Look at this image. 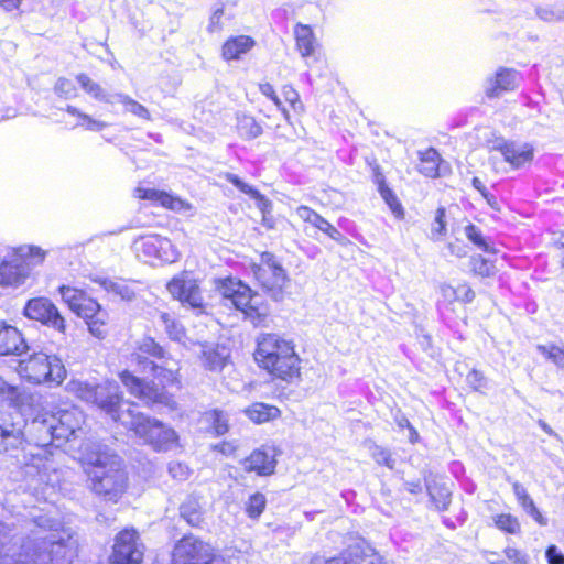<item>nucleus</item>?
<instances>
[{
    "mask_svg": "<svg viewBox=\"0 0 564 564\" xmlns=\"http://www.w3.org/2000/svg\"><path fill=\"white\" fill-rule=\"evenodd\" d=\"M250 270L259 290L231 275L217 279L215 286L221 300L239 312L245 321L256 328H264L271 319L270 302L285 297L290 279L270 251L261 252L259 262L251 263Z\"/></svg>",
    "mask_w": 564,
    "mask_h": 564,
    "instance_id": "f257e3e1",
    "label": "nucleus"
},
{
    "mask_svg": "<svg viewBox=\"0 0 564 564\" xmlns=\"http://www.w3.org/2000/svg\"><path fill=\"white\" fill-rule=\"evenodd\" d=\"M252 358L272 380L291 384L302 379V358L296 344L282 334L260 333L254 340Z\"/></svg>",
    "mask_w": 564,
    "mask_h": 564,
    "instance_id": "f03ea898",
    "label": "nucleus"
},
{
    "mask_svg": "<svg viewBox=\"0 0 564 564\" xmlns=\"http://www.w3.org/2000/svg\"><path fill=\"white\" fill-rule=\"evenodd\" d=\"M82 467L90 490L106 501L118 502L129 487L122 458L113 452L95 451L83 460Z\"/></svg>",
    "mask_w": 564,
    "mask_h": 564,
    "instance_id": "7ed1b4c3",
    "label": "nucleus"
},
{
    "mask_svg": "<svg viewBox=\"0 0 564 564\" xmlns=\"http://www.w3.org/2000/svg\"><path fill=\"white\" fill-rule=\"evenodd\" d=\"M150 370L151 380L138 377L128 369L120 371L118 378L127 391L145 405L171 404L174 398L173 391L182 387L180 368H169L151 361Z\"/></svg>",
    "mask_w": 564,
    "mask_h": 564,
    "instance_id": "20e7f679",
    "label": "nucleus"
},
{
    "mask_svg": "<svg viewBox=\"0 0 564 564\" xmlns=\"http://www.w3.org/2000/svg\"><path fill=\"white\" fill-rule=\"evenodd\" d=\"M14 370L21 382L31 387L57 388L67 377L62 359L42 351L17 360Z\"/></svg>",
    "mask_w": 564,
    "mask_h": 564,
    "instance_id": "39448f33",
    "label": "nucleus"
},
{
    "mask_svg": "<svg viewBox=\"0 0 564 564\" xmlns=\"http://www.w3.org/2000/svg\"><path fill=\"white\" fill-rule=\"evenodd\" d=\"M57 292L68 310L84 319L91 335L104 338L108 334L109 314L87 290L62 284Z\"/></svg>",
    "mask_w": 564,
    "mask_h": 564,
    "instance_id": "423d86ee",
    "label": "nucleus"
},
{
    "mask_svg": "<svg viewBox=\"0 0 564 564\" xmlns=\"http://www.w3.org/2000/svg\"><path fill=\"white\" fill-rule=\"evenodd\" d=\"M464 234L471 245L482 251V253H474L469 257V274L481 281L496 279L500 273L501 261L506 259V256L500 253L495 242L485 236L477 225L467 224L464 227Z\"/></svg>",
    "mask_w": 564,
    "mask_h": 564,
    "instance_id": "0eeeda50",
    "label": "nucleus"
},
{
    "mask_svg": "<svg viewBox=\"0 0 564 564\" xmlns=\"http://www.w3.org/2000/svg\"><path fill=\"white\" fill-rule=\"evenodd\" d=\"M46 251L39 246L22 245L11 248L0 258V288H18L30 276L31 267L42 264Z\"/></svg>",
    "mask_w": 564,
    "mask_h": 564,
    "instance_id": "6e6552de",
    "label": "nucleus"
},
{
    "mask_svg": "<svg viewBox=\"0 0 564 564\" xmlns=\"http://www.w3.org/2000/svg\"><path fill=\"white\" fill-rule=\"evenodd\" d=\"M129 431L154 452H169L180 446V436L169 424L143 412L130 414Z\"/></svg>",
    "mask_w": 564,
    "mask_h": 564,
    "instance_id": "1a4fd4ad",
    "label": "nucleus"
},
{
    "mask_svg": "<svg viewBox=\"0 0 564 564\" xmlns=\"http://www.w3.org/2000/svg\"><path fill=\"white\" fill-rule=\"evenodd\" d=\"M170 564H228L207 541L194 534H184L172 549Z\"/></svg>",
    "mask_w": 564,
    "mask_h": 564,
    "instance_id": "9d476101",
    "label": "nucleus"
},
{
    "mask_svg": "<svg viewBox=\"0 0 564 564\" xmlns=\"http://www.w3.org/2000/svg\"><path fill=\"white\" fill-rule=\"evenodd\" d=\"M145 546L140 533L133 527H126L119 530L108 556V564H142L144 561Z\"/></svg>",
    "mask_w": 564,
    "mask_h": 564,
    "instance_id": "9b49d317",
    "label": "nucleus"
},
{
    "mask_svg": "<svg viewBox=\"0 0 564 564\" xmlns=\"http://www.w3.org/2000/svg\"><path fill=\"white\" fill-rule=\"evenodd\" d=\"M166 290L182 305L191 307L197 314L206 313L207 303L203 296L200 282L198 279L193 278L189 272L183 271L174 275L166 283Z\"/></svg>",
    "mask_w": 564,
    "mask_h": 564,
    "instance_id": "f8f14e48",
    "label": "nucleus"
},
{
    "mask_svg": "<svg viewBox=\"0 0 564 564\" xmlns=\"http://www.w3.org/2000/svg\"><path fill=\"white\" fill-rule=\"evenodd\" d=\"M129 404L133 403L126 400L119 386L116 382L108 380L102 382V387L99 389L94 406L111 419L115 423L124 424V408ZM127 412L129 415L133 414L130 410H127Z\"/></svg>",
    "mask_w": 564,
    "mask_h": 564,
    "instance_id": "ddd939ff",
    "label": "nucleus"
},
{
    "mask_svg": "<svg viewBox=\"0 0 564 564\" xmlns=\"http://www.w3.org/2000/svg\"><path fill=\"white\" fill-rule=\"evenodd\" d=\"M26 318L39 322L62 334L66 332V319L59 308L46 297H33L29 300L23 308Z\"/></svg>",
    "mask_w": 564,
    "mask_h": 564,
    "instance_id": "4468645a",
    "label": "nucleus"
},
{
    "mask_svg": "<svg viewBox=\"0 0 564 564\" xmlns=\"http://www.w3.org/2000/svg\"><path fill=\"white\" fill-rule=\"evenodd\" d=\"M259 91L270 99L283 113L285 120L290 121V111L284 106L286 104L294 115L301 116L305 111V107L301 100L300 94L295 90L292 85H284L281 88V99L273 85L270 83H260L258 85Z\"/></svg>",
    "mask_w": 564,
    "mask_h": 564,
    "instance_id": "2eb2a0df",
    "label": "nucleus"
},
{
    "mask_svg": "<svg viewBox=\"0 0 564 564\" xmlns=\"http://www.w3.org/2000/svg\"><path fill=\"white\" fill-rule=\"evenodd\" d=\"M496 150L502 155L503 161L514 170L530 165L535 155L533 144L517 143L512 140H502L497 144Z\"/></svg>",
    "mask_w": 564,
    "mask_h": 564,
    "instance_id": "dca6fc26",
    "label": "nucleus"
},
{
    "mask_svg": "<svg viewBox=\"0 0 564 564\" xmlns=\"http://www.w3.org/2000/svg\"><path fill=\"white\" fill-rule=\"evenodd\" d=\"M133 197L138 200L151 202L153 205L173 212L189 210L192 208V205L187 200L156 188L137 186L133 189Z\"/></svg>",
    "mask_w": 564,
    "mask_h": 564,
    "instance_id": "f3484780",
    "label": "nucleus"
},
{
    "mask_svg": "<svg viewBox=\"0 0 564 564\" xmlns=\"http://www.w3.org/2000/svg\"><path fill=\"white\" fill-rule=\"evenodd\" d=\"M416 171L423 177L435 180L449 174L451 166L435 148L429 147L417 152Z\"/></svg>",
    "mask_w": 564,
    "mask_h": 564,
    "instance_id": "a211bd4d",
    "label": "nucleus"
},
{
    "mask_svg": "<svg viewBox=\"0 0 564 564\" xmlns=\"http://www.w3.org/2000/svg\"><path fill=\"white\" fill-rule=\"evenodd\" d=\"M372 554L373 549L370 545L365 542H357L328 558L314 555L310 564H365L366 560Z\"/></svg>",
    "mask_w": 564,
    "mask_h": 564,
    "instance_id": "6ab92c4d",
    "label": "nucleus"
},
{
    "mask_svg": "<svg viewBox=\"0 0 564 564\" xmlns=\"http://www.w3.org/2000/svg\"><path fill=\"white\" fill-rule=\"evenodd\" d=\"M520 73L511 67H499L491 77L488 78V85L485 95L489 99H496L503 94L513 91L520 83Z\"/></svg>",
    "mask_w": 564,
    "mask_h": 564,
    "instance_id": "aec40b11",
    "label": "nucleus"
},
{
    "mask_svg": "<svg viewBox=\"0 0 564 564\" xmlns=\"http://www.w3.org/2000/svg\"><path fill=\"white\" fill-rule=\"evenodd\" d=\"M276 459L264 446L256 448L241 460L243 470L247 474H254L260 477H268L275 473Z\"/></svg>",
    "mask_w": 564,
    "mask_h": 564,
    "instance_id": "412c9836",
    "label": "nucleus"
},
{
    "mask_svg": "<svg viewBox=\"0 0 564 564\" xmlns=\"http://www.w3.org/2000/svg\"><path fill=\"white\" fill-rule=\"evenodd\" d=\"M29 346L22 332L0 319V357L2 356H21L28 350Z\"/></svg>",
    "mask_w": 564,
    "mask_h": 564,
    "instance_id": "4be33fe9",
    "label": "nucleus"
},
{
    "mask_svg": "<svg viewBox=\"0 0 564 564\" xmlns=\"http://www.w3.org/2000/svg\"><path fill=\"white\" fill-rule=\"evenodd\" d=\"M296 215L302 221L310 224L312 227L322 231L330 239L337 242H344V235L333 224H330L326 218H324L319 213H317L313 208L306 205H300L296 207Z\"/></svg>",
    "mask_w": 564,
    "mask_h": 564,
    "instance_id": "5701e85b",
    "label": "nucleus"
},
{
    "mask_svg": "<svg viewBox=\"0 0 564 564\" xmlns=\"http://www.w3.org/2000/svg\"><path fill=\"white\" fill-rule=\"evenodd\" d=\"M199 422L204 424L205 431L213 437L226 435L231 427L229 413L219 408H212L203 411Z\"/></svg>",
    "mask_w": 564,
    "mask_h": 564,
    "instance_id": "b1692460",
    "label": "nucleus"
},
{
    "mask_svg": "<svg viewBox=\"0 0 564 564\" xmlns=\"http://www.w3.org/2000/svg\"><path fill=\"white\" fill-rule=\"evenodd\" d=\"M256 45L250 35L229 36L221 45L220 55L226 62L239 61L248 54Z\"/></svg>",
    "mask_w": 564,
    "mask_h": 564,
    "instance_id": "393cba45",
    "label": "nucleus"
},
{
    "mask_svg": "<svg viewBox=\"0 0 564 564\" xmlns=\"http://www.w3.org/2000/svg\"><path fill=\"white\" fill-rule=\"evenodd\" d=\"M170 240L159 235H147L141 237L139 242L140 252L148 260L170 261L166 248L170 247Z\"/></svg>",
    "mask_w": 564,
    "mask_h": 564,
    "instance_id": "a878e982",
    "label": "nucleus"
},
{
    "mask_svg": "<svg viewBox=\"0 0 564 564\" xmlns=\"http://www.w3.org/2000/svg\"><path fill=\"white\" fill-rule=\"evenodd\" d=\"M26 443L22 426L15 423L0 424V454L22 447Z\"/></svg>",
    "mask_w": 564,
    "mask_h": 564,
    "instance_id": "bb28decb",
    "label": "nucleus"
},
{
    "mask_svg": "<svg viewBox=\"0 0 564 564\" xmlns=\"http://www.w3.org/2000/svg\"><path fill=\"white\" fill-rule=\"evenodd\" d=\"M80 412L75 409H66L58 412L57 421L52 425L53 433L57 437L68 438L80 429Z\"/></svg>",
    "mask_w": 564,
    "mask_h": 564,
    "instance_id": "cd10ccee",
    "label": "nucleus"
},
{
    "mask_svg": "<svg viewBox=\"0 0 564 564\" xmlns=\"http://www.w3.org/2000/svg\"><path fill=\"white\" fill-rule=\"evenodd\" d=\"M440 294L448 303H471L476 296L475 291L468 282H460L457 285L443 283L440 285Z\"/></svg>",
    "mask_w": 564,
    "mask_h": 564,
    "instance_id": "c85d7f7f",
    "label": "nucleus"
},
{
    "mask_svg": "<svg viewBox=\"0 0 564 564\" xmlns=\"http://www.w3.org/2000/svg\"><path fill=\"white\" fill-rule=\"evenodd\" d=\"M295 47L302 57L314 55L317 47V40L313 29L308 24L296 23L294 25Z\"/></svg>",
    "mask_w": 564,
    "mask_h": 564,
    "instance_id": "c756f323",
    "label": "nucleus"
},
{
    "mask_svg": "<svg viewBox=\"0 0 564 564\" xmlns=\"http://www.w3.org/2000/svg\"><path fill=\"white\" fill-rule=\"evenodd\" d=\"M102 387L101 383H90L88 381H82L78 379H72L68 381L66 386V391L77 398L80 401H84L94 406L96 399L99 393V389Z\"/></svg>",
    "mask_w": 564,
    "mask_h": 564,
    "instance_id": "7c9ffc66",
    "label": "nucleus"
},
{
    "mask_svg": "<svg viewBox=\"0 0 564 564\" xmlns=\"http://www.w3.org/2000/svg\"><path fill=\"white\" fill-rule=\"evenodd\" d=\"M243 412L254 424H264L281 415V410L278 406L264 402H253Z\"/></svg>",
    "mask_w": 564,
    "mask_h": 564,
    "instance_id": "2f4dec72",
    "label": "nucleus"
},
{
    "mask_svg": "<svg viewBox=\"0 0 564 564\" xmlns=\"http://www.w3.org/2000/svg\"><path fill=\"white\" fill-rule=\"evenodd\" d=\"M0 397L11 406L21 410L32 401V394L17 384L0 379Z\"/></svg>",
    "mask_w": 564,
    "mask_h": 564,
    "instance_id": "473e14b6",
    "label": "nucleus"
},
{
    "mask_svg": "<svg viewBox=\"0 0 564 564\" xmlns=\"http://www.w3.org/2000/svg\"><path fill=\"white\" fill-rule=\"evenodd\" d=\"M137 364H144V360L149 357L154 359H164L166 352L164 348L153 338L144 337L135 347L133 354Z\"/></svg>",
    "mask_w": 564,
    "mask_h": 564,
    "instance_id": "72a5a7b5",
    "label": "nucleus"
},
{
    "mask_svg": "<svg viewBox=\"0 0 564 564\" xmlns=\"http://www.w3.org/2000/svg\"><path fill=\"white\" fill-rule=\"evenodd\" d=\"M180 516L193 528H200L204 523V511L195 497H188L181 503Z\"/></svg>",
    "mask_w": 564,
    "mask_h": 564,
    "instance_id": "f704fd0d",
    "label": "nucleus"
},
{
    "mask_svg": "<svg viewBox=\"0 0 564 564\" xmlns=\"http://www.w3.org/2000/svg\"><path fill=\"white\" fill-rule=\"evenodd\" d=\"M427 494L434 509L438 511L448 509L452 502V492L444 484L432 481L427 485Z\"/></svg>",
    "mask_w": 564,
    "mask_h": 564,
    "instance_id": "c9c22d12",
    "label": "nucleus"
},
{
    "mask_svg": "<svg viewBox=\"0 0 564 564\" xmlns=\"http://www.w3.org/2000/svg\"><path fill=\"white\" fill-rule=\"evenodd\" d=\"M236 131L241 139L252 140L262 134V127L251 115H237Z\"/></svg>",
    "mask_w": 564,
    "mask_h": 564,
    "instance_id": "e433bc0d",
    "label": "nucleus"
},
{
    "mask_svg": "<svg viewBox=\"0 0 564 564\" xmlns=\"http://www.w3.org/2000/svg\"><path fill=\"white\" fill-rule=\"evenodd\" d=\"M492 521L496 529L506 535H520L522 533L519 518L510 512L497 513Z\"/></svg>",
    "mask_w": 564,
    "mask_h": 564,
    "instance_id": "4c0bfd02",
    "label": "nucleus"
},
{
    "mask_svg": "<svg viewBox=\"0 0 564 564\" xmlns=\"http://www.w3.org/2000/svg\"><path fill=\"white\" fill-rule=\"evenodd\" d=\"M378 192H379L381 198L383 199V202L390 208L392 215L399 220L404 219V217H405L404 207H403L402 203L400 202L399 197L397 196V194L393 192V189L390 186H386L383 188L378 189Z\"/></svg>",
    "mask_w": 564,
    "mask_h": 564,
    "instance_id": "58836bf2",
    "label": "nucleus"
},
{
    "mask_svg": "<svg viewBox=\"0 0 564 564\" xmlns=\"http://www.w3.org/2000/svg\"><path fill=\"white\" fill-rule=\"evenodd\" d=\"M65 110L70 116L76 117L79 120L77 126L83 127L86 130L101 131L108 126L106 122L96 120L93 117H90L89 115L82 112L76 107L67 106Z\"/></svg>",
    "mask_w": 564,
    "mask_h": 564,
    "instance_id": "ea45409f",
    "label": "nucleus"
},
{
    "mask_svg": "<svg viewBox=\"0 0 564 564\" xmlns=\"http://www.w3.org/2000/svg\"><path fill=\"white\" fill-rule=\"evenodd\" d=\"M160 319L165 325L167 336L174 341H181L186 336L185 327L169 313H161Z\"/></svg>",
    "mask_w": 564,
    "mask_h": 564,
    "instance_id": "a19ab883",
    "label": "nucleus"
},
{
    "mask_svg": "<svg viewBox=\"0 0 564 564\" xmlns=\"http://www.w3.org/2000/svg\"><path fill=\"white\" fill-rule=\"evenodd\" d=\"M267 499L263 494L257 491L249 496L245 511L250 519H258L264 511Z\"/></svg>",
    "mask_w": 564,
    "mask_h": 564,
    "instance_id": "79ce46f5",
    "label": "nucleus"
},
{
    "mask_svg": "<svg viewBox=\"0 0 564 564\" xmlns=\"http://www.w3.org/2000/svg\"><path fill=\"white\" fill-rule=\"evenodd\" d=\"M447 232L446 209L440 206L435 210L434 220L431 225L430 237L432 240H440Z\"/></svg>",
    "mask_w": 564,
    "mask_h": 564,
    "instance_id": "37998d69",
    "label": "nucleus"
},
{
    "mask_svg": "<svg viewBox=\"0 0 564 564\" xmlns=\"http://www.w3.org/2000/svg\"><path fill=\"white\" fill-rule=\"evenodd\" d=\"M204 367L209 371H220L227 365V357L215 348L203 351Z\"/></svg>",
    "mask_w": 564,
    "mask_h": 564,
    "instance_id": "c03bdc74",
    "label": "nucleus"
},
{
    "mask_svg": "<svg viewBox=\"0 0 564 564\" xmlns=\"http://www.w3.org/2000/svg\"><path fill=\"white\" fill-rule=\"evenodd\" d=\"M76 79L80 87L97 100H106V94L101 86L94 82L87 74H78Z\"/></svg>",
    "mask_w": 564,
    "mask_h": 564,
    "instance_id": "a18cd8bd",
    "label": "nucleus"
},
{
    "mask_svg": "<svg viewBox=\"0 0 564 564\" xmlns=\"http://www.w3.org/2000/svg\"><path fill=\"white\" fill-rule=\"evenodd\" d=\"M224 178L230 184H232L236 188H238L241 193L248 195L249 197L257 200L264 199V196L260 193L259 189L247 184L239 176L231 173H226L224 175Z\"/></svg>",
    "mask_w": 564,
    "mask_h": 564,
    "instance_id": "49530a36",
    "label": "nucleus"
},
{
    "mask_svg": "<svg viewBox=\"0 0 564 564\" xmlns=\"http://www.w3.org/2000/svg\"><path fill=\"white\" fill-rule=\"evenodd\" d=\"M538 350L544 356L545 359L550 360L558 368H564V348L551 344L539 345Z\"/></svg>",
    "mask_w": 564,
    "mask_h": 564,
    "instance_id": "de8ad7c7",
    "label": "nucleus"
},
{
    "mask_svg": "<svg viewBox=\"0 0 564 564\" xmlns=\"http://www.w3.org/2000/svg\"><path fill=\"white\" fill-rule=\"evenodd\" d=\"M212 452L219 457H234L237 455L239 445L232 440H223L217 444L212 445Z\"/></svg>",
    "mask_w": 564,
    "mask_h": 564,
    "instance_id": "09e8293b",
    "label": "nucleus"
},
{
    "mask_svg": "<svg viewBox=\"0 0 564 564\" xmlns=\"http://www.w3.org/2000/svg\"><path fill=\"white\" fill-rule=\"evenodd\" d=\"M466 382L470 390L475 392H482L486 388V377L478 369H471L466 376Z\"/></svg>",
    "mask_w": 564,
    "mask_h": 564,
    "instance_id": "8fccbe9b",
    "label": "nucleus"
},
{
    "mask_svg": "<svg viewBox=\"0 0 564 564\" xmlns=\"http://www.w3.org/2000/svg\"><path fill=\"white\" fill-rule=\"evenodd\" d=\"M513 494L517 498L518 503L525 510L529 511L535 506L533 499L528 494L527 489L519 482L512 485Z\"/></svg>",
    "mask_w": 564,
    "mask_h": 564,
    "instance_id": "3c124183",
    "label": "nucleus"
},
{
    "mask_svg": "<svg viewBox=\"0 0 564 564\" xmlns=\"http://www.w3.org/2000/svg\"><path fill=\"white\" fill-rule=\"evenodd\" d=\"M367 165L369 166L372 175V181L377 186V189L383 188L386 186H389L383 173L382 167L378 163L376 159L367 160Z\"/></svg>",
    "mask_w": 564,
    "mask_h": 564,
    "instance_id": "603ef678",
    "label": "nucleus"
},
{
    "mask_svg": "<svg viewBox=\"0 0 564 564\" xmlns=\"http://www.w3.org/2000/svg\"><path fill=\"white\" fill-rule=\"evenodd\" d=\"M371 455L378 465L386 466L390 469L394 467V460L389 449L376 445Z\"/></svg>",
    "mask_w": 564,
    "mask_h": 564,
    "instance_id": "864d4df0",
    "label": "nucleus"
},
{
    "mask_svg": "<svg viewBox=\"0 0 564 564\" xmlns=\"http://www.w3.org/2000/svg\"><path fill=\"white\" fill-rule=\"evenodd\" d=\"M503 554L513 564H528L529 563L528 555L518 547L506 546L503 549Z\"/></svg>",
    "mask_w": 564,
    "mask_h": 564,
    "instance_id": "5fc2aeb1",
    "label": "nucleus"
},
{
    "mask_svg": "<svg viewBox=\"0 0 564 564\" xmlns=\"http://www.w3.org/2000/svg\"><path fill=\"white\" fill-rule=\"evenodd\" d=\"M55 90L58 95L69 98L76 96V88L72 80L67 78H59L56 83Z\"/></svg>",
    "mask_w": 564,
    "mask_h": 564,
    "instance_id": "6e6d98bb",
    "label": "nucleus"
},
{
    "mask_svg": "<svg viewBox=\"0 0 564 564\" xmlns=\"http://www.w3.org/2000/svg\"><path fill=\"white\" fill-rule=\"evenodd\" d=\"M446 249L448 250L451 257L457 259L465 258L467 254L466 245L459 239H455L454 241L448 242L446 245Z\"/></svg>",
    "mask_w": 564,
    "mask_h": 564,
    "instance_id": "4d7b16f0",
    "label": "nucleus"
},
{
    "mask_svg": "<svg viewBox=\"0 0 564 564\" xmlns=\"http://www.w3.org/2000/svg\"><path fill=\"white\" fill-rule=\"evenodd\" d=\"M545 557L549 564H564V554L554 544L546 547Z\"/></svg>",
    "mask_w": 564,
    "mask_h": 564,
    "instance_id": "13d9d810",
    "label": "nucleus"
},
{
    "mask_svg": "<svg viewBox=\"0 0 564 564\" xmlns=\"http://www.w3.org/2000/svg\"><path fill=\"white\" fill-rule=\"evenodd\" d=\"M225 14V7L217 8L209 18L208 31L215 32L221 29V19Z\"/></svg>",
    "mask_w": 564,
    "mask_h": 564,
    "instance_id": "bf43d9fd",
    "label": "nucleus"
},
{
    "mask_svg": "<svg viewBox=\"0 0 564 564\" xmlns=\"http://www.w3.org/2000/svg\"><path fill=\"white\" fill-rule=\"evenodd\" d=\"M127 104L130 105L131 112L134 113L135 116H138L139 118H142L145 120L151 119L150 111L143 105L139 104L138 101H135L133 99H128Z\"/></svg>",
    "mask_w": 564,
    "mask_h": 564,
    "instance_id": "052dcab7",
    "label": "nucleus"
},
{
    "mask_svg": "<svg viewBox=\"0 0 564 564\" xmlns=\"http://www.w3.org/2000/svg\"><path fill=\"white\" fill-rule=\"evenodd\" d=\"M551 246L556 250L560 265L564 270V231L558 234L557 238L551 242Z\"/></svg>",
    "mask_w": 564,
    "mask_h": 564,
    "instance_id": "680f3d73",
    "label": "nucleus"
},
{
    "mask_svg": "<svg viewBox=\"0 0 564 564\" xmlns=\"http://www.w3.org/2000/svg\"><path fill=\"white\" fill-rule=\"evenodd\" d=\"M527 512L533 518V520L538 524H540V525H546L547 524V519L541 513V511L536 508V506H534L533 508H531Z\"/></svg>",
    "mask_w": 564,
    "mask_h": 564,
    "instance_id": "e2e57ef3",
    "label": "nucleus"
},
{
    "mask_svg": "<svg viewBox=\"0 0 564 564\" xmlns=\"http://www.w3.org/2000/svg\"><path fill=\"white\" fill-rule=\"evenodd\" d=\"M23 0H0V7L7 11L15 10Z\"/></svg>",
    "mask_w": 564,
    "mask_h": 564,
    "instance_id": "0e129e2a",
    "label": "nucleus"
},
{
    "mask_svg": "<svg viewBox=\"0 0 564 564\" xmlns=\"http://www.w3.org/2000/svg\"><path fill=\"white\" fill-rule=\"evenodd\" d=\"M481 196L486 199L490 207L494 209H499L497 197L487 189Z\"/></svg>",
    "mask_w": 564,
    "mask_h": 564,
    "instance_id": "69168bd1",
    "label": "nucleus"
},
{
    "mask_svg": "<svg viewBox=\"0 0 564 564\" xmlns=\"http://www.w3.org/2000/svg\"><path fill=\"white\" fill-rule=\"evenodd\" d=\"M405 488L411 494H419L422 491V485L417 481H409L405 484Z\"/></svg>",
    "mask_w": 564,
    "mask_h": 564,
    "instance_id": "338daca9",
    "label": "nucleus"
},
{
    "mask_svg": "<svg viewBox=\"0 0 564 564\" xmlns=\"http://www.w3.org/2000/svg\"><path fill=\"white\" fill-rule=\"evenodd\" d=\"M471 184H473L474 188L477 189L481 195L487 191V187L478 177H474L471 180Z\"/></svg>",
    "mask_w": 564,
    "mask_h": 564,
    "instance_id": "774afa93",
    "label": "nucleus"
}]
</instances>
